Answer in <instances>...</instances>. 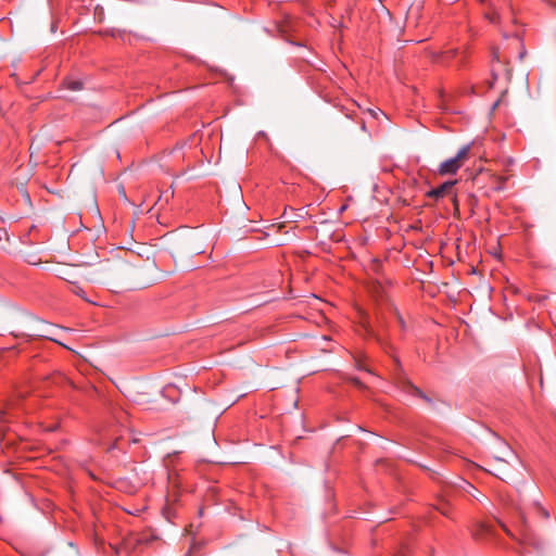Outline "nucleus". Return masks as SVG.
I'll use <instances>...</instances> for the list:
<instances>
[{
    "instance_id": "obj_1",
    "label": "nucleus",
    "mask_w": 556,
    "mask_h": 556,
    "mask_svg": "<svg viewBox=\"0 0 556 556\" xmlns=\"http://www.w3.org/2000/svg\"><path fill=\"white\" fill-rule=\"evenodd\" d=\"M471 147L472 143L465 144L458 150L454 157H451L442 162L438 169L439 174L442 176L456 174L458 169L463 166L465 161L468 160Z\"/></svg>"
},
{
    "instance_id": "obj_2",
    "label": "nucleus",
    "mask_w": 556,
    "mask_h": 556,
    "mask_svg": "<svg viewBox=\"0 0 556 556\" xmlns=\"http://www.w3.org/2000/svg\"><path fill=\"white\" fill-rule=\"evenodd\" d=\"M456 182L457 180L445 181L441 186L429 190L427 197L439 200L448 193Z\"/></svg>"
},
{
    "instance_id": "obj_3",
    "label": "nucleus",
    "mask_w": 556,
    "mask_h": 556,
    "mask_svg": "<svg viewBox=\"0 0 556 556\" xmlns=\"http://www.w3.org/2000/svg\"><path fill=\"white\" fill-rule=\"evenodd\" d=\"M402 390H403V392H405L407 394H410V395H414V396H418V397L425 400L428 403H432L431 399H429L419 388H417L416 386H414L409 381H404L402 383Z\"/></svg>"
},
{
    "instance_id": "obj_4",
    "label": "nucleus",
    "mask_w": 556,
    "mask_h": 556,
    "mask_svg": "<svg viewBox=\"0 0 556 556\" xmlns=\"http://www.w3.org/2000/svg\"><path fill=\"white\" fill-rule=\"evenodd\" d=\"M458 55V51L455 49H451L444 52H441L438 56H435V61L440 63H447L452 59Z\"/></svg>"
},
{
    "instance_id": "obj_5",
    "label": "nucleus",
    "mask_w": 556,
    "mask_h": 556,
    "mask_svg": "<svg viewBox=\"0 0 556 556\" xmlns=\"http://www.w3.org/2000/svg\"><path fill=\"white\" fill-rule=\"evenodd\" d=\"M437 510H439L443 516L451 517V506L447 501L440 500L439 504L435 506Z\"/></svg>"
},
{
    "instance_id": "obj_6",
    "label": "nucleus",
    "mask_w": 556,
    "mask_h": 556,
    "mask_svg": "<svg viewBox=\"0 0 556 556\" xmlns=\"http://www.w3.org/2000/svg\"><path fill=\"white\" fill-rule=\"evenodd\" d=\"M71 292L76 294L77 296L84 299L86 302L93 303L91 300H89L86 296V293H85L84 289L80 286L76 285V283H73V286L71 287Z\"/></svg>"
},
{
    "instance_id": "obj_7",
    "label": "nucleus",
    "mask_w": 556,
    "mask_h": 556,
    "mask_svg": "<svg viewBox=\"0 0 556 556\" xmlns=\"http://www.w3.org/2000/svg\"><path fill=\"white\" fill-rule=\"evenodd\" d=\"M65 86L70 90L78 91L83 88V83L79 80H66Z\"/></svg>"
},
{
    "instance_id": "obj_8",
    "label": "nucleus",
    "mask_w": 556,
    "mask_h": 556,
    "mask_svg": "<svg viewBox=\"0 0 556 556\" xmlns=\"http://www.w3.org/2000/svg\"><path fill=\"white\" fill-rule=\"evenodd\" d=\"M351 381H352L356 387H358V388H363V387H364V384L362 383V381H361L358 378H356V377L351 378Z\"/></svg>"
},
{
    "instance_id": "obj_9",
    "label": "nucleus",
    "mask_w": 556,
    "mask_h": 556,
    "mask_svg": "<svg viewBox=\"0 0 556 556\" xmlns=\"http://www.w3.org/2000/svg\"><path fill=\"white\" fill-rule=\"evenodd\" d=\"M198 548H200V544H198V543H193V544L191 545V547H190V549H189V552H188V554H187L186 556H190V555H191V553H192L193 551L198 549Z\"/></svg>"
},
{
    "instance_id": "obj_10",
    "label": "nucleus",
    "mask_w": 556,
    "mask_h": 556,
    "mask_svg": "<svg viewBox=\"0 0 556 556\" xmlns=\"http://www.w3.org/2000/svg\"><path fill=\"white\" fill-rule=\"evenodd\" d=\"M479 527H480L482 532H489L490 531L489 528L485 525H483V523H480Z\"/></svg>"
},
{
    "instance_id": "obj_11",
    "label": "nucleus",
    "mask_w": 556,
    "mask_h": 556,
    "mask_svg": "<svg viewBox=\"0 0 556 556\" xmlns=\"http://www.w3.org/2000/svg\"><path fill=\"white\" fill-rule=\"evenodd\" d=\"M492 58H493V60L500 61L498 52L497 51H493Z\"/></svg>"
},
{
    "instance_id": "obj_12",
    "label": "nucleus",
    "mask_w": 556,
    "mask_h": 556,
    "mask_svg": "<svg viewBox=\"0 0 556 556\" xmlns=\"http://www.w3.org/2000/svg\"><path fill=\"white\" fill-rule=\"evenodd\" d=\"M525 51L520 52L519 58L522 59L525 56Z\"/></svg>"
}]
</instances>
